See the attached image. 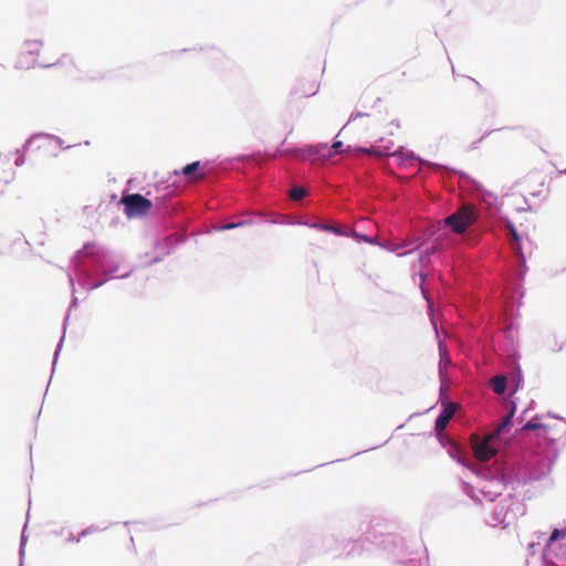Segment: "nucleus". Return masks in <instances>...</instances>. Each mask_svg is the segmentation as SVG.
Instances as JSON below:
<instances>
[{"label": "nucleus", "mask_w": 566, "mask_h": 566, "mask_svg": "<svg viewBox=\"0 0 566 566\" xmlns=\"http://www.w3.org/2000/svg\"><path fill=\"white\" fill-rule=\"evenodd\" d=\"M520 185L531 196H541L546 187V176L539 171H531L524 176Z\"/></svg>", "instance_id": "nucleus-4"}, {"label": "nucleus", "mask_w": 566, "mask_h": 566, "mask_svg": "<svg viewBox=\"0 0 566 566\" xmlns=\"http://www.w3.org/2000/svg\"><path fill=\"white\" fill-rule=\"evenodd\" d=\"M316 92H317V86L315 85V83L310 84V87H307V88L300 87L297 90V94H300L301 96H312Z\"/></svg>", "instance_id": "nucleus-16"}, {"label": "nucleus", "mask_w": 566, "mask_h": 566, "mask_svg": "<svg viewBox=\"0 0 566 566\" xmlns=\"http://www.w3.org/2000/svg\"><path fill=\"white\" fill-rule=\"evenodd\" d=\"M359 239L366 241V242H371L367 237L365 235H357Z\"/></svg>", "instance_id": "nucleus-21"}, {"label": "nucleus", "mask_w": 566, "mask_h": 566, "mask_svg": "<svg viewBox=\"0 0 566 566\" xmlns=\"http://www.w3.org/2000/svg\"><path fill=\"white\" fill-rule=\"evenodd\" d=\"M437 250H438V244H434L433 247H431V249L427 250L426 253L427 254L434 253Z\"/></svg>", "instance_id": "nucleus-20"}, {"label": "nucleus", "mask_w": 566, "mask_h": 566, "mask_svg": "<svg viewBox=\"0 0 566 566\" xmlns=\"http://www.w3.org/2000/svg\"><path fill=\"white\" fill-rule=\"evenodd\" d=\"M199 165L200 163L199 161H195V163H191V164H188L187 166H185L182 168V174L190 180V181H197V180H201L205 178V174L203 172H198L197 174V170L199 168Z\"/></svg>", "instance_id": "nucleus-7"}, {"label": "nucleus", "mask_w": 566, "mask_h": 566, "mask_svg": "<svg viewBox=\"0 0 566 566\" xmlns=\"http://www.w3.org/2000/svg\"><path fill=\"white\" fill-rule=\"evenodd\" d=\"M495 438L494 434H489L483 439H480L478 436L471 438L473 453L479 461H489L496 454V449L492 446Z\"/></svg>", "instance_id": "nucleus-3"}, {"label": "nucleus", "mask_w": 566, "mask_h": 566, "mask_svg": "<svg viewBox=\"0 0 566 566\" xmlns=\"http://www.w3.org/2000/svg\"><path fill=\"white\" fill-rule=\"evenodd\" d=\"M457 403H448L443 410L440 412L436 420L434 430L437 433H441L448 426L449 421L452 419L457 411Z\"/></svg>", "instance_id": "nucleus-5"}, {"label": "nucleus", "mask_w": 566, "mask_h": 566, "mask_svg": "<svg viewBox=\"0 0 566 566\" xmlns=\"http://www.w3.org/2000/svg\"><path fill=\"white\" fill-rule=\"evenodd\" d=\"M360 151H363L367 155H370V156L379 157V158L389 155L388 151L381 150L378 147L361 148Z\"/></svg>", "instance_id": "nucleus-13"}, {"label": "nucleus", "mask_w": 566, "mask_h": 566, "mask_svg": "<svg viewBox=\"0 0 566 566\" xmlns=\"http://www.w3.org/2000/svg\"><path fill=\"white\" fill-rule=\"evenodd\" d=\"M120 203L124 206V212L128 218L145 217L153 208V202L139 193L123 196Z\"/></svg>", "instance_id": "nucleus-2"}, {"label": "nucleus", "mask_w": 566, "mask_h": 566, "mask_svg": "<svg viewBox=\"0 0 566 566\" xmlns=\"http://www.w3.org/2000/svg\"><path fill=\"white\" fill-rule=\"evenodd\" d=\"M315 228L317 229H321V230H324V231H329V232H333L337 235H344L345 232L343 230H340L338 227L336 226H328V224H314Z\"/></svg>", "instance_id": "nucleus-15"}, {"label": "nucleus", "mask_w": 566, "mask_h": 566, "mask_svg": "<svg viewBox=\"0 0 566 566\" xmlns=\"http://www.w3.org/2000/svg\"><path fill=\"white\" fill-rule=\"evenodd\" d=\"M478 218V213L473 206L463 205L455 212L444 219V226L449 227L452 232L461 234L465 232Z\"/></svg>", "instance_id": "nucleus-1"}, {"label": "nucleus", "mask_w": 566, "mask_h": 566, "mask_svg": "<svg viewBox=\"0 0 566 566\" xmlns=\"http://www.w3.org/2000/svg\"><path fill=\"white\" fill-rule=\"evenodd\" d=\"M559 536H560V531L554 530L553 533L551 534L549 538H548L547 545H551L553 542L558 539Z\"/></svg>", "instance_id": "nucleus-18"}, {"label": "nucleus", "mask_w": 566, "mask_h": 566, "mask_svg": "<svg viewBox=\"0 0 566 566\" xmlns=\"http://www.w3.org/2000/svg\"><path fill=\"white\" fill-rule=\"evenodd\" d=\"M515 413V405H513L509 411V413L503 418L502 422L497 426L494 431V436L497 437L501 432L512 426V420Z\"/></svg>", "instance_id": "nucleus-8"}, {"label": "nucleus", "mask_w": 566, "mask_h": 566, "mask_svg": "<svg viewBox=\"0 0 566 566\" xmlns=\"http://www.w3.org/2000/svg\"><path fill=\"white\" fill-rule=\"evenodd\" d=\"M317 153H318V150H316L313 147L308 146V147H305V148H286V149H281L273 157H276V156H281V157L300 156L303 159H305L306 157L315 155Z\"/></svg>", "instance_id": "nucleus-6"}, {"label": "nucleus", "mask_w": 566, "mask_h": 566, "mask_svg": "<svg viewBox=\"0 0 566 566\" xmlns=\"http://www.w3.org/2000/svg\"><path fill=\"white\" fill-rule=\"evenodd\" d=\"M419 239H416L413 241H410L408 239L401 241L400 243H389L388 244V249L391 251V252H396L398 253L399 255H405L407 254L408 252H410L412 249L410 250H407V251H402L403 248H409L412 243L417 242Z\"/></svg>", "instance_id": "nucleus-9"}, {"label": "nucleus", "mask_w": 566, "mask_h": 566, "mask_svg": "<svg viewBox=\"0 0 566 566\" xmlns=\"http://www.w3.org/2000/svg\"><path fill=\"white\" fill-rule=\"evenodd\" d=\"M306 196V190L302 187H294L290 190V197L293 200H301Z\"/></svg>", "instance_id": "nucleus-14"}, {"label": "nucleus", "mask_w": 566, "mask_h": 566, "mask_svg": "<svg viewBox=\"0 0 566 566\" xmlns=\"http://www.w3.org/2000/svg\"><path fill=\"white\" fill-rule=\"evenodd\" d=\"M332 148L336 154L343 153V143L342 142H334L332 145Z\"/></svg>", "instance_id": "nucleus-19"}, {"label": "nucleus", "mask_w": 566, "mask_h": 566, "mask_svg": "<svg viewBox=\"0 0 566 566\" xmlns=\"http://www.w3.org/2000/svg\"><path fill=\"white\" fill-rule=\"evenodd\" d=\"M250 221L231 222L220 227L221 230H230L250 224Z\"/></svg>", "instance_id": "nucleus-17"}, {"label": "nucleus", "mask_w": 566, "mask_h": 566, "mask_svg": "<svg viewBox=\"0 0 566 566\" xmlns=\"http://www.w3.org/2000/svg\"><path fill=\"white\" fill-rule=\"evenodd\" d=\"M523 430H537V429H548V427L544 423H542L538 420V417H534L532 420H530L527 423H525L522 428Z\"/></svg>", "instance_id": "nucleus-12"}, {"label": "nucleus", "mask_w": 566, "mask_h": 566, "mask_svg": "<svg viewBox=\"0 0 566 566\" xmlns=\"http://www.w3.org/2000/svg\"><path fill=\"white\" fill-rule=\"evenodd\" d=\"M492 389L497 395H503L506 389L505 376L499 375L491 379Z\"/></svg>", "instance_id": "nucleus-10"}, {"label": "nucleus", "mask_w": 566, "mask_h": 566, "mask_svg": "<svg viewBox=\"0 0 566 566\" xmlns=\"http://www.w3.org/2000/svg\"><path fill=\"white\" fill-rule=\"evenodd\" d=\"M509 230H510V235L512 238V241H511V245H512V249L514 250V252L522 256V252H521V244H520V235L517 233V230L515 229V227L510 223L509 226Z\"/></svg>", "instance_id": "nucleus-11"}]
</instances>
